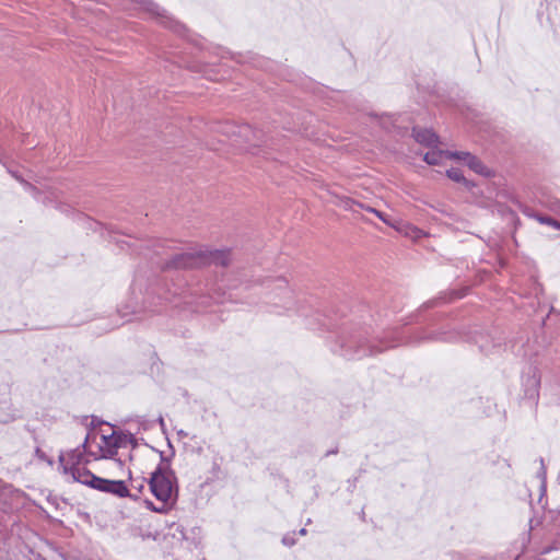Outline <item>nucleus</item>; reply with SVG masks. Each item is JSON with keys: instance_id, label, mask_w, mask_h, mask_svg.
Listing matches in <instances>:
<instances>
[{"instance_id": "obj_35", "label": "nucleus", "mask_w": 560, "mask_h": 560, "mask_svg": "<svg viewBox=\"0 0 560 560\" xmlns=\"http://www.w3.org/2000/svg\"><path fill=\"white\" fill-rule=\"evenodd\" d=\"M9 173L14 177L18 182L21 183V179H24L18 172L9 171Z\"/></svg>"}, {"instance_id": "obj_30", "label": "nucleus", "mask_w": 560, "mask_h": 560, "mask_svg": "<svg viewBox=\"0 0 560 560\" xmlns=\"http://www.w3.org/2000/svg\"><path fill=\"white\" fill-rule=\"evenodd\" d=\"M153 247H154V253H155L156 255H162V254L164 253V252H163V249H164V242H160V241H159V242H156V243L153 245Z\"/></svg>"}, {"instance_id": "obj_1", "label": "nucleus", "mask_w": 560, "mask_h": 560, "mask_svg": "<svg viewBox=\"0 0 560 560\" xmlns=\"http://www.w3.org/2000/svg\"><path fill=\"white\" fill-rule=\"evenodd\" d=\"M460 296L455 292L441 293L424 302L416 313L404 319V326L412 323L420 325L412 336H407L406 331L398 327L381 328L377 323L376 328H373L361 316L346 315L338 311L318 312L315 319L319 328L327 330L326 342L334 354L347 360H360L404 343L454 340L456 335L450 329L447 315L443 312L429 311Z\"/></svg>"}, {"instance_id": "obj_14", "label": "nucleus", "mask_w": 560, "mask_h": 560, "mask_svg": "<svg viewBox=\"0 0 560 560\" xmlns=\"http://www.w3.org/2000/svg\"><path fill=\"white\" fill-rule=\"evenodd\" d=\"M521 211L524 215L537 220L540 224L549 225L555 229L560 226V222L555 218L538 213L528 206H521Z\"/></svg>"}, {"instance_id": "obj_48", "label": "nucleus", "mask_w": 560, "mask_h": 560, "mask_svg": "<svg viewBox=\"0 0 560 560\" xmlns=\"http://www.w3.org/2000/svg\"><path fill=\"white\" fill-rule=\"evenodd\" d=\"M455 558H456V560H459V556L458 555H452V559H455Z\"/></svg>"}, {"instance_id": "obj_23", "label": "nucleus", "mask_w": 560, "mask_h": 560, "mask_svg": "<svg viewBox=\"0 0 560 560\" xmlns=\"http://www.w3.org/2000/svg\"><path fill=\"white\" fill-rule=\"evenodd\" d=\"M35 455L38 459L43 460V462H46L48 465L52 466L54 465V460L52 458H50L49 456L46 455V453L40 448V447H36L35 448Z\"/></svg>"}, {"instance_id": "obj_22", "label": "nucleus", "mask_w": 560, "mask_h": 560, "mask_svg": "<svg viewBox=\"0 0 560 560\" xmlns=\"http://www.w3.org/2000/svg\"><path fill=\"white\" fill-rule=\"evenodd\" d=\"M128 475H129V479L131 480V488L137 490L138 493H141L144 489V482L145 481L148 482V479H142L140 481L132 480L131 470L128 471Z\"/></svg>"}, {"instance_id": "obj_50", "label": "nucleus", "mask_w": 560, "mask_h": 560, "mask_svg": "<svg viewBox=\"0 0 560 560\" xmlns=\"http://www.w3.org/2000/svg\"><path fill=\"white\" fill-rule=\"evenodd\" d=\"M532 509L534 510L535 513H538V511L536 510L535 505L532 504Z\"/></svg>"}, {"instance_id": "obj_20", "label": "nucleus", "mask_w": 560, "mask_h": 560, "mask_svg": "<svg viewBox=\"0 0 560 560\" xmlns=\"http://www.w3.org/2000/svg\"><path fill=\"white\" fill-rule=\"evenodd\" d=\"M445 175L447 176V178H450L451 180H453L455 183L460 184L462 182L465 180L464 173L458 167H451V168L446 170Z\"/></svg>"}, {"instance_id": "obj_44", "label": "nucleus", "mask_w": 560, "mask_h": 560, "mask_svg": "<svg viewBox=\"0 0 560 560\" xmlns=\"http://www.w3.org/2000/svg\"><path fill=\"white\" fill-rule=\"evenodd\" d=\"M292 306H293V303H292V302H288V303H285V308H287V310H291V308H292Z\"/></svg>"}, {"instance_id": "obj_29", "label": "nucleus", "mask_w": 560, "mask_h": 560, "mask_svg": "<svg viewBox=\"0 0 560 560\" xmlns=\"http://www.w3.org/2000/svg\"><path fill=\"white\" fill-rule=\"evenodd\" d=\"M21 184L23 185L26 191H37V187L25 179H21Z\"/></svg>"}, {"instance_id": "obj_47", "label": "nucleus", "mask_w": 560, "mask_h": 560, "mask_svg": "<svg viewBox=\"0 0 560 560\" xmlns=\"http://www.w3.org/2000/svg\"><path fill=\"white\" fill-rule=\"evenodd\" d=\"M398 311H399V310L395 306V307L390 311V313H392V314H396Z\"/></svg>"}, {"instance_id": "obj_17", "label": "nucleus", "mask_w": 560, "mask_h": 560, "mask_svg": "<svg viewBox=\"0 0 560 560\" xmlns=\"http://www.w3.org/2000/svg\"><path fill=\"white\" fill-rule=\"evenodd\" d=\"M446 151L447 150H440V149L435 148L431 151L425 152L422 156V160L428 165H439L442 162V158L443 156L446 158Z\"/></svg>"}, {"instance_id": "obj_15", "label": "nucleus", "mask_w": 560, "mask_h": 560, "mask_svg": "<svg viewBox=\"0 0 560 560\" xmlns=\"http://www.w3.org/2000/svg\"><path fill=\"white\" fill-rule=\"evenodd\" d=\"M106 438L107 435H102V441L105 444V448L100 446L102 455L94 456V459H112L117 455L118 447L113 446L115 440H106Z\"/></svg>"}, {"instance_id": "obj_43", "label": "nucleus", "mask_w": 560, "mask_h": 560, "mask_svg": "<svg viewBox=\"0 0 560 560\" xmlns=\"http://www.w3.org/2000/svg\"><path fill=\"white\" fill-rule=\"evenodd\" d=\"M119 466L124 465V462L120 458H116V456L113 458Z\"/></svg>"}, {"instance_id": "obj_24", "label": "nucleus", "mask_w": 560, "mask_h": 560, "mask_svg": "<svg viewBox=\"0 0 560 560\" xmlns=\"http://www.w3.org/2000/svg\"><path fill=\"white\" fill-rule=\"evenodd\" d=\"M295 536V532L291 533V534H285L283 537H282V544L287 547H292L295 545L296 540L294 538Z\"/></svg>"}, {"instance_id": "obj_40", "label": "nucleus", "mask_w": 560, "mask_h": 560, "mask_svg": "<svg viewBox=\"0 0 560 560\" xmlns=\"http://www.w3.org/2000/svg\"><path fill=\"white\" fill-rule=\"evenodd\" d=\"M177 435H178L179 438H187V436H188V433H187L186 431H184V430H178V431H177Z\"/></svg>"}, {"instance_id": "obj_18", "label": "nucleus", "mask_w": 560, "mask_h": 560, "mask_svg": "<svg viewBox=\"0 0 560 560\" xmlns=\"http://www.w3.org/2000/svg\"><path fill=\"white\" fill-rule=\"evenodd\" d=\"M143 503L148 510L159 514H167L171 511V509L175 505L172 503H163L162 505L158 506L150 499H145Z\"/></svg>"}, {"instance_id": "obj_26", "label": "nucleus", "mask_w": 560, "mask_h": 560, "mask_svg": "<svg viewBox=\"0 0 560 560\" xmlns=\"http://www.w3.org/2000/svg\"><path fill=\"white\" fill-rule=\"evenodd\" d=\"M89 438H90V435L88 434L86 438L84 439L83 443L81 445H79L78 447H80V450L84 454H89L94 457L96 455L92 451L89 450Z\"/></svg>"}, {"instance_id": "obj_45", "label": "nucleus", "mask_w": 560, "mask_h": 560, "mask_svg": "<svg viewBox=\"0 0 560 560\" xmlns=\"http://www.w3.org/2000/svg\"><path fill=\"white\" fill-rule=\"evenodd\" d=\"M306 533H307V532H306V528H301V529L299 530V534H300V535H302V536L306 535Z\"/></svg>"}, {"instance_id": "obj_12", "label": "nucleus", "mask_w": 560, "mask_h": 560, "mask_svg": "<svg viewBox=\"0 0 560 560\" xmlns=\"http://www.w3.org/2000/svg\"><path fill=\"white\" fill-rule=\"evenodd\" d=\"M411 137L421 145L435 149L440 143L439 135L431 128L412 127Z\"/></svg>"}, {"instance_id": "obj_31", "label": "nucleus", "mask_w": 560, "mask_h": 560, "mask_svg": "<svg viewBox=\"0 0 560 560\" xmlns=\"http://www.w3.org/2000/svg\"><path fill=\"white\" fill-rule=\"evenodd\" d=\"M32 196L34 197L35 200L37 201H42L43 203H46V197L45 198H42V192L40 190L37 188V191H31Z\"/></svg>"}, {"instance_id": "obj_5", "label": "nucleus", "mask_w": 560, "mask_h": 560, "mask_svg": "<svg viewBox=\"0 0 560 560\" xmlns=\"http://www.w3.org/2000/svg\"><path fill=\"white\" fill-rule=\"evenodd\" d=\"M77 482L100 492L115 495L119 499L130 495V490L125 480L107 479L93 474L90 469L77 471Z\"/></svg>"}, {"instance_id": "obj_41", "label": "nucleus", "mask_w": 560, "mask_h": 560, "mask_svg": "<svg viewBox=\"0 0 560 560\" xmlns=\"http://www.w3.org/2000/svg\"><path fill=\"white\" fill-rule=\"evenodd\" d=\"M361 207H362L363 209H365L368 212H371V213H374V211H376V210H377V209L372 208V207H370V206H366V207L361 206Z\"/></svg>"}, {"instance_id": "obj_11", "label": "nucleus", "mask_w": 560, "mask_h": 560, "mask_svg": "<svg viewBox=\"0 0 560 560\" xmlns=\"http://www.w3.org/2000/svg\"><path fill=\"white\" fill-rule=\"evenodd\" d=\"M374 214L381 221H383L385 224L393 226L394 229H396L399 232H404L406 236H408L412 240H419L424 235V232L421 229L413 226L411 224L405 223L402 221L395 220L389 214H387L383 211L376 210V211H374Z\"/></svg>"}, {"instance_id": "obj_13", "label": "nucleus", "mask_w": 560, "mask_h": 560, "mask_svg": "<svg viewBox=\"0 0 560 560\" xmlns=\"http://www.w3.org/2000/svg\"><path fill=\"white\" fill-rule=\"evenodd\" d=\"M106 440H115L113 446L118 448L126 447L127 444H130L132 448L138 446L136 436L130 432L114 431L107 435Z\"/></svg>"}, {"instance_id": "obj_36", "label": "nucleus", "mask_w": 560, "mask_h": 560, "mask_svg": "<svg viewBox=\"0 0 560 560\" xmlns=\"http://www.w3.org/2000/svg\"><path fill=\"white\" fill-rule=\"evenodd\" d=\"M158 422H159V424H160V427H161V430H162L163 432H165V422H164V418H163L162 416H159V418H158Z\"/></svg>"}, {"instance_id": "obj_2", "label": "nucleus", "mask_w": 560, "mask_h": 560, "mask_svg": "<svg viewBox=\"0 0 560 560\" xmlns=\"http://www.w3.org/2000/svg\"><path fill=\"white\" fill-rule=\"evenodd\" d=\"M230 254L229 248L212 249L209 246L199 245L191 250L174 253L167 258H162L159 267L162 271L197 269L208 265L228 267Z\"/></svg>"}, {"instance_id": "obj_25", "label": "nucleus", "mask_w": 560, "mask_h": 560, "mask_svg": "<svg viewBox=\"0 0 560 560\" xmlns=\"http://www.w3.org/2000/svg\"><path fill=\"white\" fill-rule=\"evenodd\" d=\"M138 311L136 307H130L129 305H126L118 310V313L120 314L121 318L127 317L128 315L136 314Z\"/></svg>"}, {"instance_id": "obj_6", "label": "nucleus", "mask_w": 560, "mask_h": 560, "mask_svg": "<svg viewBox=\"0 0 560 560\" xmlns=\"http://www.w3.org/2000/svg\"><path fill=\"white\" fill-rule=\"evenodd\" d=\"M470 342L486 355L499 354L505 350V336L499 327L476 328L470 332Z\"/></svg>"}, {"instance_id": "obj_21", "label": "nucleus", "mask_w": 560, "mask_h": 560, "mask_svg": "<svg viewBox=\"0 0 560 560\" xmlns=\"http://www.w3.org/2000/svg\"><path fill=\"white\" fill-rule=\"evenodd\" d=\"M549 521L552 523V529L560 534V506L549 512Z\"/></svg>"}, {"instance_id": "obj_46", "label": "nucleus", "mask_w": 560, "mask_h": 560, "mask_svg": "<svg viewBox=\"0 0 560 560\" xmlns=\"http://www.w3.org/2000/svg\"><path fill=\"white\" fill-rule=\"evenodd\" d=\"M510 213L513 219H516L518 221V218L516 217V213L513 210H510Z\"/></svg>"}, {"instance_id": "obj_8", "label": "nucleus", "mask_w": 560, "mask_h": 560, "mask_svg": "<svg viewBox=\"0 0 560 560\" xmlns=\"http://www.w3.org/2000/svg\"><path fill=\"white\" fill-rule=\"evenodd\" d=\"M523 399L536 406L539 399L540 374L536 366H528L522 375Z\"/></svg>"}, {"instance_id": "obj_28", "label": "nucleus", "mask_w": 560, "mask_h": 560, "mask_svg": "<svg viewBox=\"0 0 560 560\" xmlns=\"http://www.w3.org/2000/svg\"><path fill=\"white\" fill-rule=\"evenodd\" d=\"M460 184L464 185V187L471 192L474 191V188L477 186L475 182L467 179L466 177L465 180L462 182Z\"/></svg>"}, {"instance_id": "obj_32", "label": "nucleus", "mask_w": 560, "mask_h": 560, "mask_svg": "<svg viewBox=\"0 0 560 560\" xmlns=\"http://www.w3.org/2000/svg\"><path fill=\"white\" fill-rule=\"evenodd\" d=\"M282 129L288 130V131H292V132H295V131L299 130L295 125H290V124L283 125Z\"/></svg>"}, {"instance_id": "obj_7", "label": "nucleus", "mask_w": 560, "mask_h": 560, "mask_svg": "<svg viewBox=\"0 0 560 560\" xmlns=\"http://www.w3.org/2000/svg\"><path fill=\"white\" fill-rule=\"evenodd\" d=\"M278 126L256 128L245 124L238 128V133L253 147H266L276 149L278 147Z\"/></svg>"}, {"instance_id": "obj_42", "label": "nucleus", "mask_w": 560, "mask_h": 560, "mask_svg": "<svg viewBox=\"0 0 560 560\" xmlns=\"http://www.w3.org/2000/svg\"><path fill=\"white\" fill-rule=\"evenodd\" d=\"M127 498H129V499H131L133 501L139 500V495L137 493H131V492H130V495H128Z\"/></svg>"}, {"instance_id": "obj_4", "label": "nucleus", "mask_w": 560, "mask_h": 560, "mask_svg": "<svg viewBox=\"0 0 560 560\" xmlns=\"http://www.w3.org/2000/svg\"><path fill=\"white\" fill-rule=\"evenodd\" d=\"M540 467L536 474L537 478L540 481L539 485V497L537 500V505L544 512V522L546 526V530L550 537V542L546 544L541 547L540 553L548 555L552 551L560 550V534L556 533L552 529V523L549 521V512L556 510L560 506V502L555 504L552 508H548V499L546 498L547 492V468L545 466V462L542 457H539Z\"/></svg>"}, {"instance_id": "obj_51", "label": "nucleus", "mask_w": 560, "mask_h": 560, "mask_svg": "<svg viewBox=\"0 0 560 560\" xmlns=\"http://www.w3.org/2000/svg\"><path fill=\"white\" fill-rule=\"evenodd\" d=\"M40 560H46L45 558H40Z\"/></svg>"}, {"instance_id": "obj_38", "label": "nucleus", "mask_w": 560, "mask_h": 560, "mask_svg": "<svg viewBox=\"0 0 560 560\" xmlns=\"http://www.w3.org/2000/svg\"><path fill=\"white\" fill-rule=\"evenodd\" d=\"M337 453H338V447H335L332 450L327 451L325 456L328 457V456L337 454Z\"/></svg>"}, {"instance_id": "obj_33", "label": "nucleus", "mask_w": 560, "mask_h": 560, "mask_svg": "<svg viewBox=\"0 0 560 560\" xmlns=\"http://www.w3.org/2000/svg\"><path fill=\"white\" fill-rule=\"evenodd\" d=\"M57 209H58L59 211L63 212V213H69V212H70V207H69V206H67V205H59V206L57 207Z\"/></svg>"}, {"instance_id": "obj_16", "label": "nucleus", "mask_w": 560, "mask_h": 560, "mask_svg": "<svg viewBox=\"0 0 560 560\" xmlns=\"http://www.w3.org/2000/svg\"><path fill=\"white\" fill-rule=\"evenodd\" d=\"M369 116L377 119L380 126L387 132H390L392 129L395 127L394 119H393L394 115H392V114H387V113L377 114V113L372 112L369 114Z\"/></svg>"}, {"instance_id": "obj_27", "label": "nucleus", "mask_w": 560, "mask_h": 560, "mask_svg": "<svg viewBox=\"0 0 560 560\" xmlns=\"http://www.w3.org/2000/svg\"><path fill=\"white\" fill-rule=\"evenodd\" d=\"M102 424H107L106 421L100 419L98 417L96 416H92L91 418V423H90V428L91 430L93 429H96L97 427L102 425Z\"/></svg>"}, {"instance_id": "obj_39", "label": "nucleus", "mask_w": 560, "mask_h": 560, "mask_svg": "<svg viewBox=\"0 0 560 560\" xmlns=\"http://www.w3.org/2000/svg\"><path fill=\"white\" fill-rule=\"evenodd\" d=\"M553 210L560 213V200H556L552 206Z\"/></svg>"}, {"instance_id": "obj_10", "label": "nucleus", "mask_w": 560, "mask_h": 560, "mask_svg": "<svg viewBox=\"0 0 560 560\" xmlns=\"http://www.w3.org/2000/svg\"><path fill=\"white\" fill-rule=\"evenodd\" d=\"M67 455L70 465L65 464V454L61 452L58 457L59 469L63 475H70L72 480L77 482V471L81 474V470L88 469L86 467H80V465L88 464L89 459L84 458V453L80 450V447L70 450Z\"/></svg>"}, {"instance_id": "obj_49", "label": "nucleus", "mask_w": 560, "mask_h": 560, "mask_svg": "<svg viewBox=\"0 0 560 560\" xmlns=\"http://www.w3.org/2000/svg\"><path fill=\"white\" fill-rule=\"evenodd\" d=\"M117 326H118V325H113V326L108 327V328H107V330H112V329H114V328H115V327H117Z\"/></svg>"}, {"instance_id": "obj_37", "label": "nucleus", "mask_w": 560, "mask_h": 560, "mask_svg": "<svg viewBox=\"0 0 560 560\" xmlns=\"http://www.w3.org/2000/svg\"><path fill=\"white\" fill-rule=\"evenodd\" d=\"M376 315H377V317H378V320L381 322V318H382L383 314H382V312H381L380 310L376 312ZM388 316H389V312H385V313H384V317H388ZM373 320H374L375 323L377 322V319H373Z\"/></svg>"}, {"instance_id": "obj_9", "label": "nucleus", "mask_w": 560, "mask_h": 560, "mask_svg": "<svg viewBox=\"0 0 560 560\" xmlns=\"http://www.w3.org/2000/svg\"><path fill=\"white\" fill-rule=\"evenodd\" d=\"M446 158L465 162L469 170L486 178L494 176V172L491 168H489L478 156L468 151H446Z\"/></svg>"}, {"instance_id": "obj_19", "label": "nucleus", "mask_w": 560, "mask_h": 560, "mask_svg": "<svg viewBox=\"0 0 560 560\" xmlns=\"http://www.w3.org/2000/svg\"><path fill=\"white\" fill-rule=\"evenodd\" d=\"M167 444H168V447L171 448V454L168 456H166L163 451H159L158 448L152 447V450L155 451L156 453H159V455H160V464L159 465L171 466V460L175 456V450L170 440L167 441Z\"/></svg>"}, {"instance_id": "obj_34", "label": "nucleus", "mask_w": 560, "mask_h": 560, "mask_svg": "<svg viewBox=\"0 0 560 560\" xmlns=\"http://www.w3.org/2000/svg\"><path fill=\"white\" fill-rule=\"evenodd\" d=\"M357 480H358L357 477L353 478L352 480L351 479L348 480V483H349V488L348 489H349V491H351V492L353 491V489L355 488Z\"/></svg>"}, {"instance_id": "obj_3", "label": "nucleus", "mask_w": 560, "mask_h": 560, "mask_svg": "<svg viewBox=\"0 0 560 560\" xmlns=\"http://www.w3.org/2000/svg\"><path fill=\"white\" fill-rule=\"evenodd\" d=\"M152 495L162 503L176 504L178 500V483L175 471L171 466L158 465L148 478Z\"/></svg>"}]
</instances>
